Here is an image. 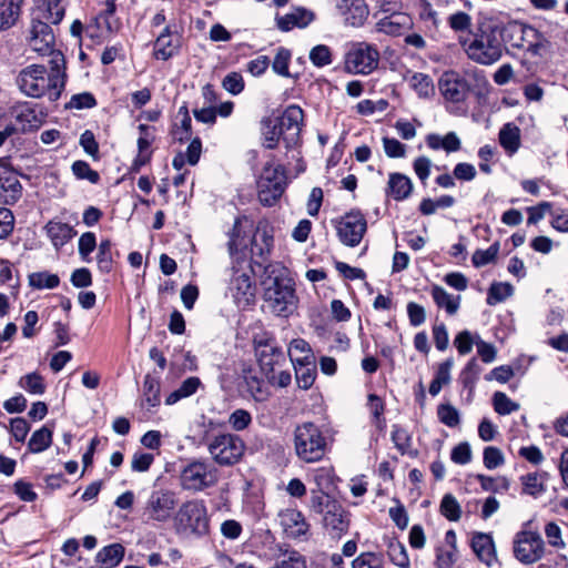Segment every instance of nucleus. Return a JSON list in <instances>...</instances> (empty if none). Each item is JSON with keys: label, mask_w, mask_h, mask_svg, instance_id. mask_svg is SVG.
<instances>
[{"label": "nucleus", "mask_w": 568, "mask_h": 568, "mask_svg": "<svg viewBox=\"0 0 568 568\" xmlns=\"http://www.w3.org/2000/svg\"><path fill=\"white\" fill-rule=\"evenodd\" d=\"M65 16V4L62 0H36L30 11V22L26 31L28 48L41 57L53 60L55 54L64 58L55 49L54 27L59 26Z\"/></svg>", "instance_id": "1"}, {"label": "nucleus", "mask_w": 568, "mask_h": 568, "mask_svg": "<svg viewBox=\"0 0 568 568\" xmlns=\"http://www.w3.org/2000/svg\"><path fill=\"white\" fill-rule=\"evenodd\" d=\"M263 307L277 317H290L298 306L295 282L281 263L264 267L261 280Z\"/></svg>", "instance_id": "2"}, {"label": "nucleus", "mask_w": 568, "mask_h": 568, "mask_svg": "<svg viewBox=\"0 0 568 568\" xmlns=\"http://www.w3.org/2000/svg\"><path fill=\"white\" fill-rule=\"evenodd\" d=\"M65 58L55 54L53 60H49V69L37 63L23 68L19 72L17 83L27 97H47L50 101H57L65 87Z\"/></svg>", "instance_id": "3"}, {"label": "nucleus", "mask_w": 568, "mask_h": 568, "mask_svg": "<svg viewBox=\"0 0 568 568\" xmlns=\"http://www.w3.org/2000/svg\"><path fill=\"white\" fill-rule=\"evenodd\" d=\"M255 355L261 372L267 382L281 388L287 387L292 382L291 373L282 368L286 363V356L275 338L262 334L254 338Z\"/></svg>", "instance_id": "4"}, {"label": "nucleus", "mask_w": 568, "mask_h": 568, "mask_svg": "<svg viewBox=\"0 0 568 568\" xmlns=\"http://www.w3.org/2000/svg\"><path fill=\"white\" fill-rule=\"evenodd\" d=\"M326 438L313 423H303L294 429V449L304 463L320 462L326 453Z\"/></svg>", "instance_id": "5"}, {"label": "nucleus", "mask_w": 568, "mask_h": 568, "mask_svg": "<svg viewBox=\"0 0 568 568\" xmlns=\"http://www.w3.org/2000/svg\"><path fill=\"white\" fill-rule=\"evenodd\" d=\"M175 532L182 537H202L209 532L207 510L203 501L184 503L174 516Z\"/></svg>", "instance_id": "6"}, {"label": "nucleus", "mask_w": 568, "mask_h": 568, "mask_svg": "<svg viewBox=\"0 0 568 568\" xmlns=\"http://www.w3.org/2000/svg\"><path fill=\"white\" fill-rule=\"evenodd\" d=\"M227 293L239 307L245 308L254 303L256 286L254 271L248 261L236 257V262H232Z\"/></svg>", "instance_id": "7"}, {"label": "nucleus", "mask_w": 568, "mask_h": 568, "mask_svg": "<svg viewBox=\"0 0 568 568\" xmlns=\"http://www.w3.org/2000/svg\"><path fill=\"white\" fill-rule=\"evenodd\" d=\"M470 60L483 65L497 62L504 52V41L496 30L481 31L475 39L466 44L462 42Z\"/></svg>", "instance_id": "8"}, {"label": "nucleus", "mask_w": 568, "mask_h": 568, "mask_svg": "<svg viewBox=\"0 0 568 568\" xmlns=\"http://www.w3.org/2000/svg\"><path fill=\"white\" fill-rule=\"evenodd\" d=\"M219 480V471L213 464L204 459L190 462L180 475L181 487L189 491H202L213 487Z\"/></svg>", "instance_id": "9"}, {"label": "nucleus", "mask_w": 568, "mask_h": 568, "mask_svg": "<svg viewBox=\"0 0 568 568\" xmlns=\"http://www.w3.org/2000/svg\"><path fill=\"white\" fill-rule=\"evenodd\" d=\"M178 506L176 494L170 489H153L146 498L142 516L146 523L164 524L168 523Z\"/></svg>", "instance_id": "10"}, {"label": "nucleus", "mask_w": 568, "mask_h": 568, "mask_svg": "<svg viewBox=\"0 0 568 568\" xmlns=\"http://www.w3.org/2000/svg\"><path fill=\"white\" fill-rule=\"evenodd\" d=\"M285 185V170L281 164H275L272 159L263 168L257 182L260 202L265 206L273 205L283 194Z\"/></svg>", "instance_id": "11"}, {"label": "nucleus", "mask_w": 568, "mask_h": 568, "mask_svg": "<svg viewBox=\"0 0 568 568\" xmlns=\"http://www.w3.org/2000/svg\"><path fill=\"white\" fill-rule=\"evenodd\" d=\"M207 450L216 464L232 466L244 455L245 444L237 435L220 434L210 440Z\"/></svg>", "instance_id": "12"}, {"label": "nucleus", "mask_w": 568, "mask_h": 568, "mask_svg": "<svg viewBox=\"0 0 568 568\" xmlns=\"http://www.w3.org/2000/svg\"><path fill=\"white\" fill-rule=\"evenodd\" d=\"M379 62L378 50L366 42L355 43L345 55L344 69L352 74H369Z\"/></svg>", "instance_id": "13"}, {"label": "nucleus", "mask_w": 568, "mask_h": 568, "mask_svg": "<svg viewBox=\"0 0 568 568\" xmlns=\"http://www.w3.org/2000/svg\"><path fill=\"white\" fill-rule=\"evenodd\" d=\"M513 544L515 558L524 565L535 564L545 555V541L538 531L523 529L515 535Z\"/></svg>", "instance_id": "14"}, {"label": "nucleus", "mask_w": 568, "mask_h": 568, "mask_svg": "<svg viewBox=\"0 0 568 568\" xmlns=\"http://www.w3.org/2000/svg\"><path fill=\"white\" fill-rule=\"evenodd\" d=\"M254 231L253 221L247 216L242 215L235 219L232 230L229 232V253L232 262H236V257L240 261L247 260V247L248 242Z\"/></svg>", "instance_id": "15"}, {"label": "nucleus", "mask_w": 568, "mask_h": 568, "mask_svg": "<svg viewBox=\"0 0 568 568\" xmlns=\"http://www.w3.org/2000/svg\"><path fill=\"white\" fill-rule=\"evenodd\" d=\"M367 231V221L359 211L343 215L336 224L339 241L349 247L357 246Z\"/></svg>", "instance_id": "16"}, {"label": "nucleus", "mask_w": 568, "mask_h": 568, "mask_svg": "<svg viewBox=\"0 0 568 568\" xmlns=\"http://www.w3.org/2000/svg\"><path fill=\"white\" fill-rule=\"evenodd\" d=\"M9 113L13 119L9 125L16 134L38 130L44 121L42 111L30 102L16 103L10 108Z\"/></svg>", "instance_id": "17"}, {"label": "nucleus", "mask_w": 568, "mask_h": 568, "mask_svg": "<svg viewBox=\"0 0 568 568\" xmlns=\"http://www.w3.org/2000/svg\"><path fill=\"white\" fill-rule=\"evenodd\" d=\"M274 120L282 131V140L286 149H292L297 145L304 121L302 108L296 104H291Z\"/></svg>", "instance_id": "18"}, {"label": "nucleus", "mask_w": 568, "mask_h": 568, "mask_svg": "<svg viewBox=\"0 0 568 568\" xmlns=\"http://www.w3.org/2000/svg\"><path fill=\"white\" fill-rule=\"evenodd\" d=\"M277 517L280 526L287 538L301 539L307 536L310 525L300 510L295 508L282 509Z\"/></svg>", "instance_id": "19"}, {"label": "nucleus", "mask_w": 568, "mask_h": 568, "mask_svg": "<svg viewBox=\"0 0 568 568\" xmlns=\"http://www.w3.org/2000/svg\"><path fill=\"white\" fill-rule=\"evenodd\" d=\"M438 85L445 100L454 103L464 101L468 94L467 82L455 72H445L440 77Z\"/></svg>", "instance_id": "20"}, {"label": "nucleus", "mask_w": 568, "mask_h": 568, "mask_svg": "<svg viewBox=\"0 0 568 568\" xmlns=\"http://www.w3.org/2000/svg\"><path fill=\"white\" fill-rule=\"evenodd\" d=\"M273 243L274 237L268 227L266 225L258 224L248 242L251 246V257L254 263L261 264L262 261L266 260L271 253Z\"/></svg>", "instance_id": "21"}, {"label": "nucleus", "mask_w": 568, "mask_h": 568, "mask_svg": "<svg viewBox=\"0 0 568 568\" xmlns=\"http://www.w3.org/2000/svg\"><path fill=\"white\" fill-rule=\"evenodd\" d=\"M335 9L344 22L352 27L362 26L368 17L364 0H335Z\"/></svg>", "instance_id": "22"}, {"label": "nucleus", "mask_w": 568, "mask_h": 568, "mask_svg": "<svg viewBox=\"0 0 568 568\" xmlns=\"http://www.w3.org/2000/svg\"><path fill=\"white\" fill-rule=\"evenodd\" d=\"M180 47V34L173 32L168 26L156 38L153 54L156 59L166 61L179 52Z\"/></svg>", "instance_id": "23"}, {"label": "nucleus", "mask_w": 568, "mask_h": 568, "mask_svg": "<svg viewBox=\"0 0 568 568\" xmlns=\"http://www.w3.org/2000/svg\"><path fill=\"white\" fill-rule=\"evenodd\" d=\"M22 186L13 171L3 170L0 172V202L13 204L21 196Z\"/></svg>", "instance_id": "24"}, {"label": "nucleus", "mask_w": 568, "mask_h": 568, "mask_svg": "<svg viewBox=\"0 0 568 568\" xmlns=\"http://www.w3.org/2000/svg\"><path fill=\"white\" fill-rule=\"evenodd\" d=\"M315 16L312 11L304 8H296L292 12L282 17H276V26L281 31L287 32L293 28H305Z\"/></svg>", "instance_id": "25"}, {"label": "nucleus", "mask_w": 568, "mask_h": 568, "mask_svg": "<svg viewBox=\"0 0 568 568\" xmlns=\"http://www.w3.org/2000/svg\"><path fill=\"white\" fill-rule=\"evenodd\" d=\"M471 548L478 559L487 566H491L496 561L495 545L490 535L475 534L471 538Z\"/></svg>", "instance_id": "26"}, {"label": "nucleus", "mask_w": 568, "mask_h": 568, "mask_svg": "<svg viewBox=\"0 0 568 568\" xmlns=\"http://www.w3.org/2000/svg\"><path fill=\"white\" fill-rule=\"evenodd\" d=\"M44 231L57 250L65 245L77 234L73 227L68 223L54 220L45 224Z\"/></svg>", "instance_id": "27"}, {"label": "nucleus", "mask_w": 568, "mask_h": 568, "mask_svg": "<svg viewBox=\"0 0 568 568\" xmlns=\"http://www.w3.org/2000/svg\"><path fill=\"white\" fill-rule=\"evenodd\" d=\"M287 353L293 365L315 363V355L307 341L294 338L290 342Z\"/></svg>", "instance_id": "28"}, {"label": "nucleus", "mask_w": 568, "mask_h": 568, "mask_svg": "<svg viewBox=\"0 0 568 568\" xmlns=\"http://www.w3.org/2000/svg\"><path fill=\"white\" fill-rule=\"evenodd\" d=\"M426 144L430 150H444L447 153L457 152L462 148V141L455 132H448L445 135L429 133L426 136Z\"/></svg>", "instance_id": "29"}, {"label": "nucleus", "mask_w": 568, "mask_h": 568, "mask_svg": "<svg viewBox=\"0 0 568 568\" xmlns=\"http://www.w3.org/2000/svg\"><path fill=\"white\" fill-rule=\"evenodd\" d=\"M387 193L396 201L407 199L413 191L412 180L402 173H390L387 183Z\"/></svg>", "instance_id": "30"}, {"label": "nucleus", "mask_w": 568, "mask_h": 568, "mask_svg": "<svg viewBox=\"0 0 568 568\" xmlns=\"http://www.w3.org/2000/svg\"><path fill=\"white\" fill-rule=\"evenodd\" d=\"M160 379L151 374L145 375L142 387L141 406L148 410L156 407L161 403Z\"/></svg>", "instance_id": "31"}, {"label": "nucleus", "mask_w": 568, "mask_h": 568, "mask_svg": "<svg viewBox=\"0 0 568 568\" xmlns=\"http://www.w3.org/2000/svg\"><path fill=\"white\" fill-rule=\"evenodd\" d=\"M23 0H0V30L12 28L20 18Z\"/></svg>", "instance_id": "32"}, {"label": "nucleus", "mask_w": 568, "mask_h": 568, "mask_svg": "<svg viewBox=\"0 0 568 568\" xmlns=\"http://www.w3.org/2000/svg\"><path fill=\"white\" fill-rule=\"evenodd\" d=\"M323 524L336 534L347 529L348 521L343 507L338 503L328 506V510L323 515Z\"/></svg>", "instance_id": "33"}, {"label": "nucleus", "mask_w": 568, "mask_h": 568, "mask_svg": "<svg viewBox=\"0 0 568 568\" xmlns=\"http://www.w3.org/2000/svg\"><path fill=\"white\" fill-rule=\"evenodd\" d=\"M123 556V546L120 544H112L99 550L95 560L103 568H114L122 561Z\"/></svg>", "instance_id": "34"}, {"label": "nucleus", "mask_w": 568, "mask_h": 568, "mask_svg": "<svg viewBox=\"0 0 568 568\" xmlns=\"http://www.w3.org/2000/svg\"><path fill=\"white\" fill-rule=\"evenodd\" d=\"M499 143L508 154H514L520 146V130L514 123H506L499 131Z\"/></svg>", "instance_id": "35"}, {"label": "nucleus", "mask_w": 568, "mask_h": 568, "mask_svg": "<svg viewBox=\"0 0 568 568\" xmlns=\"http://www.w3.org/2000/svg\"><path fill=\"white\" fill-rule=\"evenodd\" d=\"M261 135L262 145L265 149L273 150L277 146L280 139H282V131L275 120L264 118L261 121Z\"/></svg>", "instance_id": "36"}, {"label": "nucleus", "mask_w": 568, "mask_h": 568, "mask_svg": "<svg viewBox=\"0 0 568 568\" xmlns=\"http://www.w3.org/2000/svg\"><path fill=\"white\" fill-rule=\"evenodd\" d=\"M453 366H454L453 358H447L446 361H444L443 363H440L438 365L435 377L432 381V383L429 385V389H428L429 394L432 396H437L440 393L442 387L446 386L450 383V381H452L450 372H452Z\"/></svg>", "instance_id": "37"}, {"label": "nucleus", "mask_w": 568, "mask_h": 568, "mask_svg": "<svg viewBox=\"0 0 568 568\" xmlns=\"http://www.w3.org/2000/svg\"><path fill=\"white\" fill-rule=\"evenodd\" d=\"M432 296L436 305L440 308H445L449 315H454L459 308L460 296L449 294L442 286L435 285L432 288Z\"/></svg>", "instance_id": "38"}, {"label": "nucleus", "mask_w": 568, "mask_h": 568, "mask_svg": "<svg viewBox=\"0 0 568 568\" xmlns=\"http://www.w3.org/2000/svg\"><path fill=\"white\" fill-rule=\"evenodd\" d=\"M202 385L201 379L196 376L187 377L185 381L182 382L180 387L175 390H173L169 396L165 398L166 405H174L179 400L183 398H187L195 394L199 389V387Z\"/></svg>", "instance_id": "39"}, {"label": "nucleus", "mask_w": 568, "mask_h": 568, "mask_svg": "<svg viewBox=\"0 0 568 568\" xmlns=\"http://www.w3.org/2000/svg\"><path fill=\"white\" fill-rule=\"evenodd\" d=\"M535 29L536 28L528 24L514 23L506 29V36L509 38L513 48L526 51L529 43V40L526 37V31H535Z\"/></svg>", "instance_id": "40"}, {"label": "nucleus", "mask_w": 568, "mask_h": 568, "mask_svg": "<svg viewBox=\"0 0 568 568\" xmlns=\"http://www.w3.org/2000/svg\"><path fill=\"white\" fill-rule=\"evenodd\" d=\"M51 443L52 430L47 426H42L31 435L28 443V449L32 454H39L49 448Z\"/></svg>", "instance_id": "41"}, {"label": "nucleus", "mask_w": 568, "mask_h": 568, "mask_svg": "<svg viewBox=\"0 0 568 568\" xmlns=\"http://www.w3.org/2000/svg\"><path fill=\"white\" fill-rule=\"evenodd\" d=\"M387 555L389 560L399 568H409L410 561L407 549L399 540L390 539L387 544Z\"/></svg>", "instance_id": "42"}, {"label": "nucleus", "mask_w": 568, "mask_h": 568, "mask_svg": "<svg viewBox=\"0 0 568 568\" xmlns=\"http://www.w3.org/2000/svg\"><path fill=\"white\" fill-rule=\"evenodd\" d=\"M526 37L529 40L526 51L532 57H541L550 49L549 40L537 29L535 31H526Z\"/></svg>", "instance_id": "43"}, {"label": "nucleus", "mask_w": 568, "mask_h": 568, "mask_svg": "<svg viewBox=\"0 0 568 568\" xmlns=\"http://www.w3.org/2000/svg\"><path fill=\"white\" fill-rule=\"evenodd\" d=\"M316 486L315 490L329 491L334 486V470L332 467H317L310 474Z\"/></svg>", "instance_id": "44"}, {"label": "nucleus", "mask_w": 568, "mask_h": 568, "mask_svg": "<svg viewBox=\"0 0 568 568\" xmlns=\"http://www.w3.org/2000/svg\"><path fill=\"white\" fill-rule=\"evenodd\" d=\"M293 366L295 368V378H296L297 386L305 390L311 388L316 378L315 363L300 364V365H293Z\"/></svg>", "instance_id": "45"}, {"label": "nucleus", "mask_w": 568, "mask_h": 568, "mask_svg": "<svg viewBox=\"0 0 568 568\" xmlns=\"http://www.w3.org/2000/svg\"><path fill=\"white\" fill-rule=\"evenodd\" d=\"M178 116H181V125L174 124L172 135L175 140L183 142L189 140L192 134V120L186 105H182L179 109Z\"/></svg>", "instance_id": "46"}, {"label": "nucleus", "mask_w": 568, "mask_h": 568, "mask_svg": "<svg viewBox=\"0 0 568 568\" xmlns=\"http://www.w3.org/2000/svg\"><path fill=\"white\" fill-rule=\"evenodd\" d=\"M268 568H307L306 557L297 550H286L283 552L274 566Z\"/></svg>", "instance_id": "47"}, {"label": "nucleus", "mask_w": 568, "mask_h": 568, "mask_svg": "<svg viewBox=\"0 0 568 568\" xmlns=\"http://www.w3.org/2000/svg\"><path fill=\"white\" fill-rule=\"evenodd\" d=\"M97 264L101 272L110 273L113 267L112 243L103 240L98 246Z\"/></svg>", "instance_id": "48"}, {"label": "nucleus", "mask_w": 568, "mask_h": 568, "mask_svg": "<svg viewBox=\"0 0 568 568\" xmlns=\"http://www.w3.org/2000/svg\"><path fill=\"white\" fill-rule=\"evenodd\" d=\"M477 480L480 484V487L485 491H491V493H499V491H507L510 487V481L508 478L504 476L498 477H490L486 475H477Z\"/></svg>", "instance_id": "49"}, {"label": "nucleus", "mask_w": 568, "mask_h": 568, "mask_svg": "<svg viewBox=\"0 0 568 568\" xmlns=\"http://www.w3.org/2000/svg\"><path fill=\"white\" fill-rule=\"evenodd\" d=\"M19 386L33 395H42L45 390L42 376L36 372L22 376L19 381Z\"/></svg>", "instance_id": "50"}, {"label": "nucleus", "mask_w": 568, "mask_h": 568, "mask_svg": "<svg viewBox=\"0 0 568 568\" xmlns=\"http://www.w3.org/2000/svg\"><path fill=\"white\" fill-rule=\"evenodd\" d=\"M60 280L57 274H51L48 272H36L29 275V284L33 288L43 290V288H54L59 285Z\"/></svg>", "instance_id": "51"}, {"label": "nucleus", "mask_w": 568, "mask_h": 568, "mask_svg": "<svg viewBox=\"0 0 568 568\" xmlns=\"http://www.w3.org/2000/svg\"><path fill=\"white\" fill-rule=\"evenodd\" d=\"M410 87L422 98H428L434 93V84L429 75L425 73H414L409 80Z\"/></svg>", "instance_id": "52"}, {"label": "nucleus", "mask_w": 568, "mask_h": 568, "mask_svg": "<svg viewBox=\"0 0 568 568\" xmlns=\"http://www.w3.org/2000/svg\"><path fill=\"white\" fill-rule=\"evenodd\" d=\"M337 501L328 496V491L311 490L310 508L318 515H324L328 510V506Z\"/></svg>", "instance_id": "53"}, {"label": "nucleus", "mask_w": 568, "mask_h": 568, "mask_svg": "<svg viewBox=\"0 0 568 568\" xmlns=\"http://www.w3.org/2000/svg\"><path fill=\"white\" fill-rule=\"evenodd\" d=\"M440 514L450 521H458L462 516L460 505L452 494H446L440 501Z\"/></svg>", "instance_id": "54"}, {"label": "nucleus", "mask_w": 568, "mask_h": 568, "mask_svg": "<svg viewBox=\"0 0 568 568\" xmlns=\"http://www.w3.org/2000/svg\"><path fill=\"white\" fill-rule=\"evenodd\" d=\"M368 407H369L371 414L373 416V423L379 430H383L386 426V420L383 417L384 412H385L384 402L382 400V398L379 396H377L375 394H369L368 395Z\"/></svg>", "instance_id": "55"}, {"label": "nucleus", "mask_w": 568, "mask_h": 568, "mask_svg": "<svg viewBox=\"0 0 568 568\" xmlns=\"http://www.w3.org/2000/svg\"><path fill=\"white\" fill-rule=\"evenodd\" d=\"M291 57H292V54L288 49L283 48V47L278 48L276 50V54L272 62L273 71L281 77L288 78L290 77L288 65H290Z\"/></svg>", "instance_id": "56"}, {"label": "nucleus", "mask_w": 568, "mask_h": 568, "mask_svg": "<svg viewBox=\"0 0 568 568\" xmlns=\"http://www.w3.org/2000/svg\"><path fill=\"white\" fill-rule=\"evenodd\" d=\"M499 242H495L487 250L475 251L471 257L474 266L481 267L494 262L499 253Z\"/></svg>", "instance_id": "57"}, {"label": "nucleus", "mask_w": 568, "mask_h": 568, "mask_svg": "<svg viewBox=\"0 0 568 568\" xmlns=\"http://www.w3.org/2000/svg\"><path fill=\"white\" fill-rule=\"evenodd\" d=\"M493 404L499 415H509L519 409V404L513 402L505 393L496 392L493 396Z\"/></svg>", "instance_id": "58"}, {"label": "nucleus", "mask_w": 568, "mask_h": 568, "mask_svg": "<svg viewBox=\"0 0 568 568\" xmlns=\"http://www.w3.org/2000/svg\"><path fill=\"white\" fill-rule=\"evenodd\" d=\"M392 440L402 455L407 454L412 447V436L405 428L394 425L392 430Z\"/></svg>", "instance_id": "59"}, {"label": "nucleus", "mask_w": 568, "mask_h": 568, "mask_svg": "<svg viewBox=\"0 0 568 568\" xmlns=\"http://www.w3.org/2000/svg\"><path fill=\"white\" fill-rule=\"evenodd\" d=\"M244 381L247 387V392L255 400L262 402L266 399L267 392L262 379L250 373L244 376Z\"/></svg>", "instance_id": "60"}, {"label": "nucleus", "mask_w": 568, "mask_h": 568, "mask_svg": "<svg viewBox=\"0 0 568 568\" xmlns=\"http://www.w3.org/2000/svg\"><path fill=\"white\" fill-rule=\"evenodd\" d=\"M352 568H385V564L381 555L362 552L353 560Z\"/></svg>", "instance_id": "61"}, {"label": "nucleus", "mask_w": 568, "mask_h": 568, "mask_svg": "<svg viewBox=\"0 0 568 568\" xmlns=\"http://www.w3.org/2000/svg\"><path fill=\"white\" fill-rule=\"evenodd\" d=\"M71 169L74 176L79 180H88L92 184H97L100 181L99 173L92 170L85 161L79 160L73 162Z\"/></svg>", "instance_id": "62"}, {"label": "nucleus", "mask_w": 568, "mask_h": 568, "mask_svg": "<svg viewBox=\"0 0 568 568\" xmlns=\"http://www.w3.org/2000/svg\"><path fill=\"white\" fill-rule=\"evenodd\" d=\"M513 286L509 283H493L488 291L487 303L493 305L505 301L513 294Z\"/></svg>", "instance_id": "63"}, {"label": "nucleus", "mask_w": 568, "mask_h": 568, "mask_svg": "<svg viewBox=\"0 0 568 568\" xmlns=\"http://www.w3.org/2000/svg\"><path fill=\"white\" fill-rule=\"evenodd\" d=\"M437 416L440 423L448 427H456L460 423L459 412L450 404H440L437 407Z\"/></svg>", "instance_id": "64"}]
</instances>
